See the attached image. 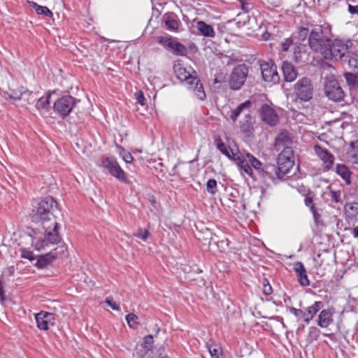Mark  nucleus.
<instances>
[{"label": "nucleus", "instance_id": "3c124183", "mask_svg": "<svg viewBox=\"0 0 358 358\" xmlns=\"http://www.w3.org/2000/svg\"><path fill=\"white\" fill-rule=\"evenodd\" d=\"M290 312L294 315L298 320L302 319L304 321V311L301 309L291 308Z\"/></svg>", "mask_w": 358, "mask_h": 358}, {"label": "nucleus", "instance_id": "864d4df0", "mask_svg": "<svg viewBox=\"0 0 358 358\" xmlns=\"http://www.w3.org/2000/svg\"><path fill=\"white\" fill-rule=\"evenodd\" d=\"M135 96H136V99L138 103H139L142 106L145 105L146 99L145 98V96L142 92H137L135 94Z\"/></svg>", "mask_w": 358, "mask_h": 358}, {"label": "nucleus", "instance_id": "a211bd4d", "mask_svg": "<svg viewBox=\"0 0 358 358\" xmlns=\"http://www.w3.org/2000/svg\"><path fill=\"white\" fill-rule=\"evenodd\" d=\"M173 71L176 78L180 82H185L187 85H189L191 83V80H193L195 77L180 63L174 64Z\"/></svg>", "mask_w": 358, "mask_h": 358}, {"label": "nucleus", "instance_id": "4c0bfd02", "mask_svg": "<svg viewBox=\"0 0 358 358\" xmlns=\"http://www.w3.org/2000/svg\"><path fill=\"white\" fill-rule=\"evenodd\" d=\"M349 217H355L358 215V202L348 203L345 206Z\"/></svg>", "mask_w": 358, "mask_h": 358}, {"label": "nucleus", "instance_id": "79ce46f5", "mask_svg": "<svg viewBox=\"0 0 358 358\" xmlns=\"http://www.w3.org/2000/svg\"><path fill=\"white\" fill-rule=\"evenodd\" d=\"M133 236L146 242L150 236V233L145 229L139 228L135 233L133 234Z\"/></svg>", "mask_w": 358, "mask_h": 358}, {"label": "nucleus", "instance_id": "e433bc0d", "mask_svg": "<svg viewBox=\"0 0 358 358\" xmlns=\"http://www.w3.org/2000/svg\"><path fill=\"white\" fill-rule=\"evenodd\" d=\"M320 335V330L315 327H310L308 329L307 336V341L308 343H312L319 338Z\"/></svg>", "mask_w": 358, "mask_h": 358}, {"label": "nucleus", "instance_id": "69168bd1", "mask_svg": "<svg viewBox=\"0 0 358 358\" xmlns=\"http://www.w3.org/2000/svg\"><path fill=\"white\" fill-rule=\"evenodd\" d=\"M29 3L30 6L31 7H33L36 10V11L37 10L38 7L40 6L39 5H38L36 3H35L34 1H29Z\"/></svg>", "mask_w": 358, "mask_h": 358}, {"label": "nucleus", "instance_id": "5701e85b", "mask_svg": "<svg viewBox=\"0 0 358 358\" xmlns=\"http://www.w3.org/2000/svg\"><path fill=\"white\" fill-rule=\"evenodd\" d=\"M187 87L190 90L193 91L199 99L203 100L206 98L203 86L196 76L193 80H191V83L187 85Z\"/></svg>", "mask_w": 358, "mask_h": 358}, {"label": "nucleus", "instance_id": "338daca9", "mask_svg": "<svg viewBox=\"0 0 358 358\" xmlns=\"http://www.w3.org/2000/svg\"><path fill=\"white\" fill-rule=\"evenodd\" d=\"M203 358H204V357H203Z\"/></svg>", "mask_w": 358, "mask_h": 358}, {"label": "nucleus", "instance_id": "f03ea898", "mask_svg": "<svg viewBox=\"0 0 358 358\" xmlns=\"http://www.w3.org/2000/svg\"><path fill=\"white\" fill-rule=\"evenodd\" d=\"M330 31L329 25H311L308 45L313 51L320 53L324 59L331 56Z\"/></svg>", "mask_w": 358, "mask_h": 358}, {"label": "nucleus", "instance_id": "c756f323", "mask_svg": "<svg viewBox=\"0 0 358 358\" xmlns=\"http://www.w3.org/2000/svg\"><path fill=\"white\" fill-rule=\"evenodd\" d=\"M217 148L222 152L224 155H225L229 159L234 158L236 154H234L232 150L227 146L220 138H217L215 141Z\"/></svg>", "mask_w": 358, "mask_h": 358}, {"label": "nucleus", "instance_id": "5fc2aeb1", "mask_svg": "<svg viewBox=\"0 0 358 358\" xmlns=\"http://www.w3.org/2000/svg\"><path fill=\"white\" fill-rule=\"evenodd\" d=\"M22 257L29 259L31 261L34 259V256L32 252L23 250L22 252Z\"/></svg>", "mask_w": 358, "mask_h": 358}, {"label": "nucleus", "instance_id": "6e6d98bb", "mask_svg": "<svg viewBox=\"0 0 358 358\" xmlns=\"http://www.w3.org/2000/svg\"><path fill=\"white\" fill-rule=\"evenodd\" d=\"M106 303L113 309V310H120V307L118 305H117L115 302L113 301L112 299L110 298H107L106 300Z\"/></svg>", "mask_w": 358, "mask_h": 358}, {"label": "nucleus", "instance_id": "f3484780", "mask_svg": "<svg viewBox=\"0 0 358 358\" xmlns=\"http://www.w3.org/2000/svg\"><path fill=\"white\" fill-rule=\"evenodd\" d=\"M314 150L317 157L324 162L326 168L329 170L331 169L334 162V157L328 150L323 148L319 145L314 146Z\"/></svg>", "mask_w": 358, "mask_h": 358}, {"label": "nucleus", "instance_id": "bb28decb", "mask_svg": "<svg viewBox=\"0 0 358 358\" xmlns=\"http://www.w3.org/2000/svg\"><path fill=\"white\" fill-rule=\"evenodd\" d=\"M7 94L10 99L15 101L22 100L26 95H30L29 91L24 87H20L17 89H10Z\"/></svg>", "mask_w": 358, "mask_h": 358}, {"label": "nucleus", "instance_id": "0e129e2a", "mask_svg": "<svg viewBox=\"0 0 358 358\" xmlns=\"http://www.w3.org/2000/svg\"><path fill=\"white\" fill-rule=\"evenodd\" d=\"M352 234L355 238H358V226L352 229Z\"/></svg>", "mask_w": 358, "mask_h": 358}, {"label": "nucleus", "instance_id": "6e6552de", "mask_svg": "<svg viewBox=\"0 0 358 358\" xmlns=\"http://www.w3.org/2000/svg\"><path fill=\"white\" fill-rule=\"evenodd\" d=\"M78 102H80V100H77L71 96H64L54 103L53 110L62 118H65Z\"/></svg>", "mask_w": 358, "mask_h": 358}, {"label": "nucleus", "instance_id": "052dcab7", "mask_svg": "<svg viewBox=\"0 0 358 358\" xmlns=\"http://www.w3.org/2000/svg\"><path fill=\"white\" fill-rule=\"evenodd\" d=\"M14 273H15V267H14V266H9L5 271V273L6 275H8V276H13Z\"/></svg>", "mask_w": 358, "mask_h": 358}, {"label": "nucleus", "instance_id": "de8ad7c7", "mask_svg": "<svg viewBox=\"0 0 358 358\" xmlns=\"http://www.w3.org/2000/svg\"><path fill=\"white\" fill-rule=\"evenodd\" d=\"M36 13L38 15H43L48 16V17H52L53 15L52 11L50 10H49L46 6H40L38 7V8L36 10Z\"/></svg>", "mask_w": 358, "mask_h": 358}, {"label": "nucleus", "instance_id": "49530a36", "mask_svg": "<svg viewBox=\"0 0 358 358\" xmlns=\"http://www.w3.org/2000/svg\"><path fill=\"white\" fill-rule=\"evenodd\" d=\"M30 95H26L24 98H22V101H24V104H31L35 102V101L37 99V96L36 94L33 93L32 92L29 91Z\"/></svg>", "mask_w": 358, "mask_h": 358}, {"label": "nucleus", "instance_id": "dca6fc26", "mask_svg": "<svg viewBox=\"0 0 358 358\" xmlns=\"http://www.w3.org/2000/svg\"><path fill=\"white\" fill-rule=\"evenodd\" d=\"M292 142L290 134L287 131L282 130L275 137L273 146L275 150L279 151L281 149L291 148Z\"/></svg>", "mask_w": 358, "mask_h": 358}, {"label": "nucleus", "instance_id": "72a5a7b5", "mask_svg": "<svg viewBox=\"0 0 358 358\" xmlns=\"http://www.w3.org/2000/svg\"><path fill=\"white\" fill-rule=\"evenodd\" d=\"M246 157L252 167H253L257 171L259 175L261 176V170L264 169V165H263L258 159L249 152H246Z\"/></svg>", "mask_w": 358, "mask_h": 358}, {"label": "nucleus", "instance_id": "c03bdc74", "mask_svg": "<svg viewBox=\"0 0 358 358\" xmlns=\"http://www.w3.org/2000/svg\"><path fill=\"white\" fill-rule=\"evenodd\" d=\"M329 197L331 201L334 203L341 202V192L340 191H334L330 189L328 192L325 193Z\"/></svg>", "mask_w": 358, "mask_h": 358}, {"label": "nucleus", "instance_id": "bf43d9fd", "mask_svg": "<svg viewBox=\"0 0 358 358\" xmlns=\"http://www.w3.org/2000/svg\"><path fill=\"white\" fill-rule=\"evenodd\" d=\"M348 11L351 14H357L358 15V6H354L352 5L348 6Z\"/></svg>", "mask_w": 358, "mask_h": 358}, {"label": "nucleus", "instance_id": "a19ab883", "mask_svg": "<svg viewBox=\"0 0 358 358\" xmlns=\"http://www.w3.org/2000/svg\"><path fill=\"white\" fill-rule=\"evenodd\" d=\"M310 29L309 27H301L297 31V37L299 41H303L308 36L310 35Z\"/></svg>", "mask_w": 358, "mask_h": 358}, {"label": "nucleus", "instance_id": "a878e982", "mask_svg": "<svg viewBox=\"0 0 358 358\" xmlns=\"http://www.w3.org/2000/svg\"><path fill=\"white\" fill-rule=\"evenodd\" d=\"M164 22L167 29L173 31H178L180 25V20L175 14L169 13L166 15Z\"/></svg>", "mask_w": 358, "mask_h": 358}, {"label": "nucleus", "instance_id": "412c9836", "mask_svg": "<svg viewBox=\"0 0 358 358\" xmlns=\"http://www.w3.org/2000/svg\"><path fill=\"white\" fill-rule=\"evenodd\" d=\"M294 270L296 273L298 281L303 287H307L310 285V281L308 278L306 270L304 265L301 262H295L294 264Z\"/></svg>", "mask_w": 358, "mask_h": 358}, {"label": "nucleus", "instance_id": "0eeeda50", "mask_svg": "<svg viewBox=\"0 0 358 358\" xmlns=\"http://www.w3.org/2000/svg\"><path fill=\"white\" fill-rule=\"evenodd\" d=\"M296 97L302 101H310L313 95L314 87L310 79L302 78L294 86Z\"/></svg>", "mask_w": 358, "mask_h": 358}, {"label": "nucleus", "instance_id": "4be33fe9", "mask_svg": "<svg viewBox=\"0 0 358 358\" xmlns=\"http://www.w3.org/2000/svg\"><path fill=\"white\" fill-rule=\"evenodd\" d=\"M332 309L322 310L318 315L317 324L322 328H327L334 321Z\"/></svg>", "mask_w": 358, "mask_h": 358}, {"label": "nucleus", "instance_id": "4d7b16f0", "mask_svg": "<svg viewBox=\"0 0 358 358\" xmlns=\"http://www.w3.org/2000/svg\"><path fill=\"white\" fill-rule=\"evenodd\" d=\"M5 301L4 289L2 282L0 280V302L3 303Z\"/></svg>", "mask_w": 358, "mask_h": 358}, {"label": "nucleus", "instance_id": "7c9ffc66", "mask_svg": "<svg viewBox=\"0 0 358 358\" xmlns=\"http://www.w3.org/2000/svg\"><path fill=\"white\" fill-rule=\"evenodd\" d=\"M51 92L49 91L46 95L39 98L36 103V108L41 111H48L50 108V98Z\"/></svg>", "mask_w": 358, "mask_h": 358}, {"label": "nucleus", "instance_id": "2eb2a0df", "mask_svg": "<svg viewBox=\"0 0 358 358\" xmlns=\"http://www.w3.org/2000/svg\"><path fill=\"white\" fill-rule=\"evenodd\" d=\"M65 250V247L62 246L59 248H56L45 255H41L37 260L36 266L41 268L45 267L48 264L56 259L59 254H63Z\"/></svg>", "mask_w": 358, "mask_h": 358}, {"label": "nucleus", "instance_id": "6ab92c4d", "mask_svg": "<svg viewBox=\"0 0 358 358\" xmlns=\"http://www.w3.org/2000/svg\"><path fill=\"white\" fill-rule=\"evenodd\" d=\"M278 166L274 164H267L264 166V169L261 170V177L264 179L269 178L271 180L275 179L280 180L283 178V176L278 171Z\"/></svg>", "mask_w": 358, "mask_h": 358}, {"label": "nucleus", "instance_id": "f8f14e48", "mask_svg": "<svg viewBox=\"0 0 358 358\" xmlns=\"http://www.w3.org/2000/svg\"><path fill=\"white\" fill-rule=\"evenodd\" d=\"M260 69L262 78L265 82L273 84H277L280 82V76L277 71V66L273 61L262 62L260 64Z\"/></svg>", "mask_w": 358, "mask_h": 358}, {"label": "nucleus", "instance_id": "c85d7f7f", "mask_svg": "<svg viewBox=\"0 0 358 358\" xmlns=\"http://www.w3.org/2000/svg\"><path fill=\"white\" fill-rule=\"evenodd\" d=\"M196 28L201 34L206 37H214L215 31L213 27L203 21H199L196 23Z\"/></svg>", "mask_w": 358, "mask_h": 358}, {"label": "nucleus", "instance_id": "39448f33", "mask_svg": "<svg viewBox=\"0 0 358 358\" xmlns=\"http://www.w3.org/2000/svg\"><path fill=\"white\" fill-rule=\"evenodd\" d=\"M352 43L350 40H342L336 38L331 42L330 51L331 56L325 59H332L346 61L347 55L350 54L349 49L352 47Z\"/></svg>", "mask_w": 358, "mask_h": 358}, {"label": "nucleus", "instance_id": "4468645a", "mask_svg": "<svg viewBox=\"0 0 358 358\" xmlns=\"http://www.w3.org/2000/svg\"><path fill=\"white\" fill-rule=\"evenodd\" d=\"M260 115L262 120L271 127L275 126L279 121L278 116L275 110L266 103L263 104L261 107Z\"/></svg>", "mask_w": 358, "mask_h": 358}, {"label": "nucleus", "instance_id": "f704fd0d", "mask_svg": "<svg viewBox=\"0 0 358 358\" xmlns=\"http://www.w3.org/2000/svg\"><path fill=\"white\" fill-rule=\"evenodd\" d=\"M344 77L350 90L358 88V76L356 74L345 73Z\"/></svg>", "mask_w": 358, "mask_h": 358}, {"label": "nucleus", "instance_id": "aec40b11", "mask_svg": "<svg viewBox=\"0 0 358 358\" xmlns=\"http://www.w3.org/2000/svg\"><path fill=\"white\" fill-rule=\"evenodd\" d=\"M236 164L238 165L239 169L245 172L246 174H248L250 176H252V169L251 166L249 164L250 162L248 161L246 153H241L238 152L236 154L234 157V158L232 159Z\"/></svg>", "mask_w": 358, "mask_h": 358}, {"label": "nucleus", "instance_id": "37998d69", "mask_svg": "<svg viewBox=\"0 0 358 358\" xmlns=\"http://www.w3.org/2000/svg\"><path fill=\"white\" fill-rule=\"evenodd\" d=\"M348 64L350 67L354 69H358V55L352 53L347 55Z\"/></svg>", "mask_w": 358, "mask_h": 358}, {"label": "nucleus", "instance_id": "473e14b6", "mask_svg": "<svg viewBox=\"0 0 358 358\" xmlns=\"http://www.w3.org/2000/svg\"><path fill=\"white\" fill-rule=\"evenodd\" d=\"M153 337L151 335L146 336L144 339L143 342L141 344V347L144 349L143 353H138L136 352L137 355H139L140 358H143L144 355L148 353V351L151 350L152 344H153Z\"/></svg>", "mask_w": 358, "mask_h": 358}, {"label": "nucleus", "instance_id": "1a4fd4ad", "mask_svg": "<svg viewBox=\"0 0 358 358\" xmlns=\"http://www.w3.org/2000/svg\"><path fill=\"white\" fill-rule=\"evenodd\" d=\"M277 164L278 167V170L281 173L283 177L289 173L290 169H292L294 164V152L292 148H287L282 150L278 155Z\"/></svg>", "mask_w": 358, "mask_h": 358}, {"label": "nucleus", "instance_id": "f257e3e1", "mask_svg": "<svg viewBox=\"0 0 358 358\" xmlns=\"http://www.w3.org/2000/svg\"><path fill=\"white\" fill-rule=\"evenodd\" d=\"M59 214L60 210L57 201L50 196L41 200L36 209L32 210V221L41 224L45 230V239L36 243V248L38 250L45 248L48 243L56 244L60 241L59 224L57 222V215Z\"/></svg>", "mask_w": 358, "mask_h": 358}, {"label": "nucleus", "instance_id": "c9c22d12", "mask_svg": "<svg viewBox=\"0 0 358 358\" xmlns=\"http://www.w3.org/2000/svg\"><path fill=\"white\" fill-rule=\"evenodd\" d=\"M202 234V236H199L198 239L203 241L204 245H210L212 242L217 243V241L215 240V235H213L208 229H206Z\"/></svg>", "mask_w": 358, "mask_h": 358}, {"label": "nucleus", "instance_id": "cd10ccee", "mask_svg": "<svg viewBox=\"0 0 358 358\" xmlns=\"http://www.w3.org/2000/svg\"><path fill=\"white\" fill-rule=\"evenodd\" d=\"M347 157L352 164H358V140L350 143L347 152Z\"/></svg>", "mask_w": 358, "mask_h": 358}, {"label": "nucleus", "instance_id": "2f4dec72", "mask_svg": "<svg viewBox=\"0 0 358 358\" xmlns=\"http://www.w3.org/2000/svg\"><path fill=\"white\" fill-rule=\"evenodd\" d=\"M336 172L347 183L350 182L351 173L348 168L344 164H337L336 166Z\"/></svg>", "mask_w": 358, "mask_h": 358}, {"label": "nucleus", "instance_id": "393cba45", "mask_svg": "<svg viewBox=\"0 0 358 358\" xmlns=\"http://www.w3.org/2000/svg\"><path fill=\"white\" fill-rule=\"evenodd\" d=\"M282 71L284 75L285 80L292 82L297 77V72L294 66L287 62H284L282 66Z\"/></svg>", "mask_w": 358, "mask_h": 358}, {"label": "nucleus", "instance_id": "13d9d810", "mask_svg": "<svg viewBox=\"0 0 358 358\" xmlns=\"http://www.w3.org/2000/svg\"><path fill=\"white\" fill-rule=\"evenodd\" d=\"M264 293L266 295H269L272 293V288L269 284L264 285L263 289Z\"/></svg>", "mask_w": 358, "mask_h": 358}, {"label": "nucleus", "instance_id": "ea45409f", "mask_svg": "<svg viewBox=\"0 0 358 358\" xmlns=\"http://www.w3.org/2000/svg\"><path fill=\"white\" fill-rule=\"evenodd\" d=\"M208 349L212 358H220L222 355V349L218 345H212L208 344Z\"/></svg>", "mask_w": 358, "mask_h": 358}, {"label": "nucleus", "instance_id": "423d86ee", "mask_svg": "<svg viewBox=\"0 0 358 358\" xmlns=\"http://www.w3.org/2000/svg\"><path fill=\"white\" fill-rule=\"evenodd\" d=\"M248 72V67L244 64L235 66L229 78V88L232 90H239L244 85Z\"/></svg>", "mask_w": 358, "mask_h": 358}, {"label": "nucleus", "instance_id": "9d476101", "mask_svg": "<svg viewBox=\"0 0 358 358\" xmlns=\"http://www.w3.org/2000/svg\"><path fill=\"white\" fill-rule=\"evenodd\" d=\"M101 166L108 173L120 181L126 182L127 177L124 171L121 169L116 159L113 157L103 158L101 161Z\"/></svg>", "mask_w": 358, "mask_h": 358}, {"label": "nucleus", "instance_id": "09e8293b", "mask_svg": "<svg viewBox=\"0 0 358 358\" xmlns=\"http://www.w3.org/2000/svg\"><path fill=\"white\" fill-rule=\"evenodd\" d=\"M122 152L120 153L122 157V159L127 164L132 162L133 157L130 152H126L123 148H120Z\"/></svg>", "mask_w": 358, "mask_h": 358}, {"label": "nucleus", "instance_id": "9b49d317", "mask_svg": "<svg viewBox=\"0 0 358 358\" xmlns=\"http://www.w3.org/2000/svg\"><path fill=\"white\" fill-rule=\"evenodd\" d=\"M157 42L175 55L185 56L187 53L186 47L171 36H159Z\"/></svg>", "mask_w": 358, "mask_h": 358}, {"label": "nucleus", "instance_id": "a18cd8bd", "mask_svg": "<svg viewBox=\"0 0 358 358\" xmlns=\"http://www.w3.org/2000/svg\"><path fill=\"white\" fill-rule=\"evenodd\" d=\"M206 189L210 194H215L217 192V181L215 179H210L206 183Z\"/></svg>", "mask_w": 358, "mask_h": 358}, {"label": "nucleus", "instance_id": "58836bf2", "mask_svg": "<svg viewBox=\"0 0 358 358\" xmlns=\"http://www.w3.org/2000/svg\"><path fill=\"white\" fill-rule=\"evenodd\" d=\"M126 320L128 325L132 329H136L139 325L138 317L134 313H129L127 315Z\"/></svg>", "mask_w": 358, "mask_h": 358}, {"label": "nucleus", "instance_id": "603ef678", "mask_svg": "<svg viewBox=\"0 0 358 358\" xmlns=\"http://www.w3.org/2000/svg\"><path fill=\"white\" fill-rule=\"evenodd\" d=\"M293 41L291 38H286L282 43V50L285 52H287L290 46L292 45Z\"/></svg>", "mask_w": 358, "mask_h": 358}, {"label": "nucleus", "instance_id": "e2e57ef3", "mask_svg": "<svg viewBox=\"0 0 358 358\" xmlns=\"http://www.w3.org/2000/svg\"><path fill=\"white\" fill-rule=\"evenodd\" d=\"M256 352H253L252 351H250L248 355H244L241 353V358H253Z\"/></svg>", "mask_w": 358, "mask_h": 358}, {"label": "nucleus", "instance_id": "20e7f679", "mask_svg": "<svg viewBox=\"0 0 358 358\" xmlns=\"http://www.w3.org/2000/svg\"><path fill=\"white\" fill-rule=\"evenodd\" d=\"M324 91L331 101L338 102L343 100L345 94L334 76H327L324 78Z\"/></svg>", "mask_w": 358, "mask_h": 358}, {"label": "nucleus", "instance_id": "ddd939ff", "mask_svg": "<svg viewBox=\"0 0 358 358\" xmlns=\"http://www.w3.org/2000/svg\"><path fill=\"white\" fill-rule=\"evenodd\" d=\"M37 327L41 330H48L55 323V315L53 313L41 311L35 315Z\"/></svg>", "mask_w": 358, "mask_h": 358}, {"label": "nucleus", "instance_id": "680f3d73", "mask_svg": "<svg viewBox=\"0 0 358 358\" xmlns=\"http://www.w3.org/2000/svg\"><path fill=\"white\" fill-rule=\"evenodd\" d=\"M310 211H311V213H313V217H314L315 220L316 222H317V221H318V220H319V219H320V215L317 213V209H316V208H315V209H312Z\"/></svg>", "mask_w": 358, "mask_h": 358}, {"label": "nucleus", "instance_id": "7ed1b4c3", "mask_svg": "<svg viewBox=\"0 0 358 358\" xmlns=\"http://www.w3.org/2000/svg\"><path fill=\"white\" fill-rule=\"evenodd\" d=\"M252 105V102L247 100L232 110L230 114V118L233 122H236L238 116L241 113H244V118L239 123L241 131L245 134L251 133L253 130L252 117L250 113Z\"/></svg>", "mask_w": 358, "mask_h": 358}, {"label": "nucleus", "instance_id": "8fccbe9b", "mask_svg": "<svg viewBox=\"0 0 358 358\" xmlns=\"http://www.w3.org/2000/svg\"><path fill=\"white\" fill-rule=\"evenodd\" d=\"M304 202H305L306 206L310 208V210L312 209L316 208L313 203V196H312L311 193H308L306 194L305 199H304Z\"/></svg>", "mask_w": 358, "mask_h": 358}, {"label": "nucleus", "instance_id": "b1692460", "mask_svg": "<svg viewBox=\"0 0 358 358\" xmlns=\"http://www.w3.org/2000/svg\"><path fill=\"white\" fill-rule=\"evenodd\" d=\"M322 307V301H315L312 306L308 307L304 311V322L308 324Z\"/></svg>", "mask_w": 358, "mask_h": 358}]
</instances>
